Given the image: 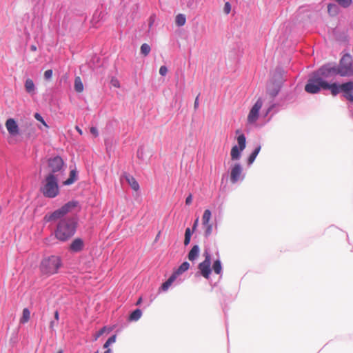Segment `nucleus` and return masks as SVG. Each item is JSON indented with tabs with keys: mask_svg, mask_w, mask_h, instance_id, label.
<instances>
[{
	"mask_svg": "<svg viewBox=\"0 0 353 353\" xmlns=\"http://www.w3.org/2000/svg\"><path fill=\"white\" fill-rule=\"evenodd\" d=\"M77 205V201H69L53 212L45 215L43 219L46 222L59 221L54 230V236L57 240L65 242L75 234L77 223L74 219L64 216Z\"/></svg>",
	"mask_w": 353,
	"mask_h": 353,
	"instance_id": "nucleus-1",
	"label": "nucleus"
},
{
	"mask_svg": "<svg viewBox=\"0 0 353 353\" xmlns=\"http://www.w3.org/2000/svg\"><path fill=\"white\" fill-rule=\"evenodd\" d=\"M320 74L325 77L339 74L341 76H353L352 59L350 55L345 54L341 59L339 68L325 65L320 68Z\"/></svg>",
	"mask_w": 353,
	"mask_h": 353,
	"instance_id": "nucleus-2",
	"label": "nucleus"
},
{
	"mask_svg": "<svg viewBox=\"0 0 353 353\" xmlns=\"http://www.w3.org/2000/svg\"><path fill=\"white\" fill-rule=\"evenodd\" d=\"M61 266V258L59 256L51 255L42 259L39 268L43 274L50 276L57 273Z\"/></svg>",
	"mask_w": 353,
	"mask_h": 353,
	"instance_id": "nucleus-3",
	"label": "nucleus"
},
{
	"mask_svg": "<svg viewBox=\"0 0 353 353\" xmlns=\"http://www.w3.org/2000/svg\"><path fill=\"white\" fill-rule=\"evenodd\" d=\"M41 192L46 197L57 196L59 193L57 177L53 174H48L43 182Z\"/></svg>",
	"mask_w": 353,
	"mask_h": 353,
	"instance_id": "nucleus-4",
	"label": "nucleus"
},
{
	"mask_svg": "<svg viewBox=\"0 0 353 353\" xmlns=\"http://www.w3.org/2000/svg\"><path fill=\"white\" fill-rule=\"evenodd\" d=\"M326 78L324 75L320 74V69L310 77L305 86V90L307 93L316 94L321 89L324 90L325 80Z\"/></svg>",
	"mask_w": 353,
	"mask_h": 353,
	"instance_id": "nucleus-5",
	"label": "nucleus"
},
{
	"mask_svg": "<svg viewBox=\"0 0 353 353\" xmlns=\"http://www.w3.org/2000/svg\"><path fill=\"white\" fill-rule=\"evenodd\" d=\"M205 259L203 262L199 264V270L201 274L205 279H209L211 274V256L208 250H205L203 254Z\"/></svg>",
	"mask_w": 353,
	"mask_h": 353,
	"instance_id": "nucleus-6",
	"label": "nucleus"
},
{
	"mask_svg": "<svg viewBox=\"0 0 353 353\" xmlns=\"http://www.w3.org/2000/svg\"><path fill=\"white\" fill-rule=\"evenodd\" d=\"M64 165L63 160L59 156L51 158L48 160V166L50 170L49 174H53L57 177L56 173L61 172Z\"/></svg>",
	"mask_w": 353,
	"mask_h": 353,
	"instance_id": "nucleus-7",
	"label": "nucleus"
},
{
	"mask_svg": "<svg viewBox=\"0 0 353 353\" xmlns=\"http://www.w3.org/2000/svg\"><path fill=\"white\" fill-rule=\"evenodd\" d=\"M237 142L239 148L234 145L232 148L230 155L232 160H237L241 157V152L245 148L246 139L244 134H241L237 137Z\"/></svg>",
	"mask_w": 353,
	"mask_h": 353,
	"instance_id": "nucleus-8",
	"label": "nucleus"
},
{
	"mask_svg": "<svg viewBox=\"0 0 353 353\" xmlns=\"http://www.w3.org/2000/svg\"><path fill=\"white\" fill-rule=\"evenodd\" d=\"M282 81L283 80L281 74L278 73L274 75L270 81V85L268 88V92L270 95L274 97L278 94L282 83Z\"/></svg>",
	"mask_w": 353,
	"mask_h": 353,
	"instance_id": "nucleus-9",
	"label": "nucleus"
},
{
	"mask_svg": "<svg viewBox=\"0 0 353 353\" xmlns=\"http://www.w3.org/2000/svg\"><path fill=\"white\" fill-rule=\"evenodd\" d=\"M20 134L24 135L28 139H35L37 138L36 128L30 122H26L21 125Z\"/></svg>",
	"mask_w": 353,
	"mask_h": 353,
	"instance_id": "nucleus-10",
	"label": "nucleus"
},
{
	"mask_svg": "<svg viewBox=\"0 0 353 353\" xmlns=\"http://www.w3.org/2000/svg\"><path fill=\"white\" fill-rule=\"evenodd\" d=\"M353 81H349L341 85V92L343 93L344 97L353 102Z\"/></svg>",
	"mask_w": 353,
	"mask_h": 353,
	"instance_id": "nucleus-11",
	"label": "nucleus"
},
{
	"mask_svg": "<svg viewBox=\"0 0 353 353\" xmlns=\"http://www.w3.org/2000/svg\"><path fill=\"white\" fill-rule=\"evenodd\" d=\"M243 168L239 163H235L232 168L230 171V181L232 183H236L241 178L242 174Z\"/></svg>",
	"mask_w": 353,
	"mask_h": 353,
	"instance_id": "nucleus-12",
	"label": "nucleus"
},
{
	"mask_svg": "<svg viewBox=\"0 0 353 353\" xmlns=\"http://www.w3.org/2000/svg\"><path fill=\"white\" fill-rule=\"evenodd\" d=\"M6 127L10 135L17 136L20 134L19 125L14 119H8L6 122Z\"/></svg>",
	"mask_w": 353,
	"mask_h": 353,
	"instance_id": "nucleus-13",
	"label": "nucleus"
},
{
	"mask_svg": "<svg viewBox=\"0 0 353 353\" xmlns=\"http://www.w3.org/2000/svg\"><path fill=\"white\" fill-rule=\"evenodd\" d=\"M84 248L83 241L80 238L74 239L70 245V250L73 252H81Z\"/></svg>",
	"mask_w": 353,
	"mask_h": 353,
	"instance_id": "nucleus-14",
	"label": "nucleus"
},
{
	"mask_svg": "<svg viewBox=\"0 0 353 353\" xmlns=\"http://www.w3.org/2000/svg\"><path fill=\"white\" fill-rule=\"evenodd\" d=\"M324 90H329L332 94L335 96L341 92V85L335 83L330 84L325 81Z\"/></svg>",
	"mask_w": 353,
	"mask_h": 353,
	"instance_id": "nucleus-15",
	"label": "nucleus"
},
{
	"mask_svg": "<svg viewBox=\"0 0 353 353\" xmlns=\"http://www.w3.org/2000/svg\"><path fill=\"white\" fill-rule=\"evenodd\" d=\"M123 177L128 183V184L130 185L132 189H133L134 191H138L139 190V185L137 180L134 179V177L127 174H124Z\"/></svg>",
	"mask_w": 353,
	"mask_h": 353,
	"instance_id": "nucleus-16",
	"label": "nucleus"
},
{
	"mask_svg": "<svg viewBox=\"0 0 353 353\" xmlns=\"http://www.w3.org/2000/svg\"><path fill=\"white\" fill-rule=\"evenodd\" d=\"M199 247L197 245H194L188 253V259L191 261H194L199 256Z\"/></svg>",
	"mask_w": 353,
	"mask_h": 353,
	"instance_id": "nucleus-17",
	"label": "nucleus"
},
{
	"mask_svg": "<svg viewBox=\"0 0 353 353\" xmlns=\"http://www.w3.org/2000/svg\"><path fill=\"white\" fill-rule=\"evenodd\" d=\"M25 89L26 92L30 94H34L35 91V86L33 81L30 79H26L25 82Z\"/></svg>",
	"mask_w": 353,
	"mask_h": 353,
	"instance_id": "nucleus-18",
	"label": "nucleus"
},
{
	"mask_svg": "<svg viewBox=\"0 0 353 353\" xmlns=\"http://www.w3.org/2000/svg\"><path fill=\"white\" fill-rule=\"evenodd\" d=\"M30 319V312L28 308H24L22 312V316L20 319V323L25 324L29 321Z\"/></svg>",
	"mask_w": 353,
	"mask_h": 353,
	"instance_id": "nucleus-19",
	"label": "nucleus"
},
{
	"mask_svg": "<svg viewBox=\"0 0 353 353\" xmlns=\"http://www.w3.org/2000/svg\"><path fill=\"white\" fill-rule=\"evenodd\" d=\"M259 112H250L248 116V122L250 124L254 123L259 118Z\"/></svg>",
	"mask_w": 353,
	"mask_h": 353,
	"instance_id": "nucleus-20",
	"label": "nucleus"
},
{
	"mask_svg": "<svg viewBox=\"0 0 353 353\" xmlns=\"http://www.w3.org/2000/svg\"><path fill=\"white\" fill-rule=\"evenodd\" d=\"M34 118L41 122V125H39L38 128L43 130V128L46 129V131L48 132V130L49 129V126L47 125V123L45 122V121L43 120V117L39 114V113H36L34 114Z\"/></svg>",
	"mask_w": 353,
	"mask_h": 353,
	"instance_id": "nucleus-21",
	"label": "nucleus"
},
{
	"mask_svg": "<svg viewBox=\"0 0 353 353\" xmlns=\"http://www.w3.org/2000/svg\"><path fill=\"white\" fill-rule=\"evenodd\" d=\"M74 90L77 92H81L83 90V85L79 77H77L74 79Z\"/></svg>",
	"mask_w": 353,
	"mask_h": 353,
	"instance_id": "nucleus-22",
	"label": "nucleus"
},
{
	"mask_svg": "<svg viewBox=\"0 0 353 353\" xmlns=\"http://www.w3.org/2000/svg\"><path fill=\"white\" fill-rule=\"evenodd\" d=\"M186 22L185 16L183 14H178L175 18V23L178 26H183Z\"/></svg>",
	"mask_w": 353,
	"mask_h": 353,
	"instance_id": "nucleus-23",
	"label": "nucleus"
},
{
	"mask_svg": "<svg viewBox=\"0 0 353 353\" xmlns=\"http://www.w3.org/2000/svg\"><path fill=\"white\" fill-rule=\"evenodd\" d=\"M142 315L141 310L139 309H137L132 312L130 315L129 320L132 321H136L139 320Z\"/></svg>",
	"mask_w": 353,
	"mask_h": 353,
	"instance_id": "nucleus-24",
	"label": "nucleus"
},
{
	"mask_svg": "<svg viewBox=\"0 0 353 353\" xmlns=\"http://www.w3.org/2000/svg\"><path fill=\"white\" fill-rule=\"evenodd\" d=\"M260 150H261V146H258L257 148H256L254 149V150L252 152V154L250 155L249 158H248V164H252L256 156L258 155L259 152H260Z\"/></svg>",
	"mask_w": 353,
	"mask_h": 353,
	"instance_id": "nucleus-25",
	"label": "nucleus"
},
{
	"mask_svg": "<svg viewBox=\"0 0 353 353\" xmlns=\"http://www.w3.org/2000/svg\"><path fill=\"white\" fill-rule=\"evenodd\" d=\"M211 212L210 210H205L203 212L202 216V224L210 223V220L211 219Z\"/></svg>",
	"mask_w": 353,
	"mask_h": 353,
	"instance_id": "nucleus-26",
	"label": "nucleus"
},
{
	"mask_svg": "<svg viewBox=\"0 0 353 353\" xmlns=\"http://www.w3.org/2000/svg\"><path fill=\"white\" fill-rule=\"evenodd\" d=\"M76 181V172L75 170H71L70 173V177L63 182L64 185L72 184Z\"/></svg>",
	"mask_w": 353,
	"mask_h": 353,
	"instance_id": "nucleus-27",
	"label": "nucleus"
},
{
	"mask_svg": "<svg viewBox=\"0 0 353 353\" xmlns=\"http://www.w3.org/2000/svg\"><path fill=\"white\" fill-rule=\"evenodd\" d=\"M212 270L216 274H219L221 272L222 267L219 260H216L212 265Z\"/></svg>",
	"mask_w": 353,
	"mask_h": 353,
	"instance_id": "nucleus-28",
	"label": "nucleus"
},
{
	"mask_svg": "<svg viewBox=\"0 0 353 353\" xmlns=\"http://www.w3.org/2000/svg\"><path fill=\"white\" fill-rule=\"evenodd\" d=\"M189 268H190L189 263L185 261L179 267V268L176 271V272L179 275V274L183 273L184 272L187 271L189 269Z\"/></svg>",
	"mask_w": 353,
	"mask_h": 353,
	"instance_id": "nucleus-29",
	"label": "nucleus"
},
{
	"mask_svg": "<svg viewBox=\"0 0 353 353\" xmlns=\"http://www.w3.org/2000/svg\"><path fill=\"white\" fill-rule=\"evenodd\" d=\"M204 230L205 236H209L212 232V225L211 223L202 224Z\"/></svg>",
	"mask_w": 353,
	"mask_h": 353,
	"instance_id": "nucleus-30",
	"label": "nucleus"
},
{
	"mask_svg": "<svg viewBox=\"0 0 353 353\" xmlns=\"http://www.w3.org/2000/svg\"><path fill=\"white\" fill-rule=\"evenodd\" d=\"M192 236V232L190 228H188L185 232V239H184V245H188L190 242V239Z\"/></svg>",
	"mask_w": 353,
	"mask_h": 353,
	"instance_id": "nucleus-31",
	"label": "nucleus"
},
{
	"mask_svg": "<svg viewBox=\"0 0 353 353\" xmlns=\"http://www.w3.org/2000/svg\"><path fill=\"white\" fill-rule=\"evenodd\" d=\"M150 47L148 44L147 43H143L141 45V52L144 55V56H147L149 54L150 52Z\"/></svg>",
	"mask_w": 353,
	"mask_h": 353,
	"instance_id": "nucleus-32",
	"label": "nucleus"
},
{
	"mask_svg": "<svg viewBox=\"0 0 353 353\" xmlns=\"http://www.w3.org/2000/svg\"><path fill=\"white\" fill-rule=\"evenodd\" d=\"M327 11L330 14H336L337 13V7L334 4H329L327 6Z\"/></svg>",
	"mask_w": 353,
	"mask_h": 353,
	"instance_id": "nucleus-33",
	"label": "nucleus"
},
{
	"mask_svg": "<svg viewBox=\"0 0 353 353\" xmlns=\"http://www.w3.org/2000/svg\"><path fill=\"white\" fill-rule=\"evenodd\" d=\"M262 105L263 101L261 99H259L250 110H260V109L262 108Z\"/></svg>",
	"mask_w": 353,
	"mask_h": 353,
	"instance_id": "nucleus-34",
	"label": "nucleus"
},
{
	"mask_svg": "<svg viewBox=\"0 0 353 353\" xmlns=\"http://www.w3.org/2000/svg\"><path fill=\"white\" fill-rule=\"evenodd\" d=\"M110 331V329H108L107 327H103L99 332L95 334L94 340L97 341L103 333L106 331Z\"/></svg>",
	"mask_w": 353,
	"mask_h": 353,
	"instance_id": "nucleus-35",
	"label": "nucleus"
},
{
	"mask_svg": "<svg viewBox=\"0 0 353 353\" xmlns=\"http://www.w3.org/2000/svg\"><path fill=\"white\" fill-rule=\"evenodd\" d=\"M115 341H116V335H113L107 340V341L103 345V347L108 348L110 344L114 343Z\"/></svg>",
	"mask_w": 353,
	"mask_h": 353,
	"instance_id": "nucleus-36",
	"label": "nucleus"
},
{
	"mask_svg": "<svg viewBox=\"0 0 353 353\" xmlns=\"http://www.w3.org/2000/svg\"><path fill=\"white\" fill-rule=\"evenodd\" d=\"M223 11L226 14H228L231 11V5L229 2H225L223 7Z\"/></svg>",
	"mask_w": 353,
	"mask_h": 353,
	"instance_id": "nucleus-37",
	"label": "nucleus"
},
{
	"mask_svg": "<svg viewBox=\"0 0 353 353\" xmlns=\"http://www.w3.org/2000/svg\"><path fill=\"white\" fill-rule=\"evenodd\" d=\"M52 74H53V72L52 70H46L45 72H44V78L46 79V80H49L52 78Z\"/></svg>",
	"mask_w": 353,
	"mask_h": 353,
	"instance_id": "nucleus-38",
	"label": "nucleus"
},
{
	"mask_svg": "<svg viewBox=\"0 0 353 353\" xmlns=\"http://www.w3.org/2000/svg\"><path fill=\"white\" fill-rule=\"evenodd\" d=\"M167 73H168V68H167V67L165 66V65L161 66L160 68H159V74L161 76H165Z\"/></svg>",
	"mask_w": 353,
	"mask_h": 353,
	"instance_id": "nucleus-39",
	"label": "nucleus"
},
{
	"mask_svg": "<svg viewBox=\"0 0 353 353\" xmlns=\"http://www.w3.org/2000/svg\"><path fill=\"white\" fill-rule=\"evenodd\" d=\"M111 85L115 88H119L120 87V83H119V81H118L117 79L116 78H112L111 79Z\"/></svg>",
	"mask_w": 353,
	"mask_h": 353,
	"instance_id": "nucleus-40",
	"label": "nucleus"
},
{
	"mask_svg": "<svg viewBox=\"0 0 353 353\" xmlns=\"http://www.w3.org/2000/svg\"><path fill=\"white\" fill-rule=\"evenodd\" d=\"M172 284L170 283V281H168V280H167L165 283H163L161 285V289L163 290V291H165L167 290L169 287Z\"/></svg>",
	"mask_w": 353,
	"mask_h": 353,
	"instance_id": "nucleus-41",
	"label": "nucleus"
},
{
	"mask_svg": "<svg viewBox=\"0 0 353 353\" xmlns=\"http://www.w3.org/2000/svg\"><path fill=\"white\" fill-rule=\"evenodd\" d=\"M179 274L175 272H174L171 276L168 279V281H170V283L172 284L174 280L176 279V276H178Z\"/></svg>",
	"mask_w": 353,
	"mask_h": 353,
	"instance_id": "nucleus-42",
	"label": "nucleus"
},
{
	"mask_svg": "<svg viewBox=\"0 0 353 353\" xmlns=\"http://www.w3.org/2000/svg\"><path fill=\"white\" fill-rule=\"evenodd\" d=\"M90 132L94 135V137L98 136V131L97 129L95 127H91L90 128Z\"/></svg>",
	"mask_w": 353,
	"mask_h": 353,
	"instance_id": "nucleus-43",
	"label": "nucleus"
},
{
	"mask_svg": "<svg viewBox=\"0 0 353 353\" xmlns=\"http://www.w3.org/2000/svg\"><path fill=\"white\" fill-rule=\"evenodd\" d=\"M192 201V194H190L185 199V204L186 205H190Z\"/></svg>",
	"mask_w": 353,
	"mask_h": 353,
	"instance_id": "nucleus-44",
	"label": "nucleus"
},
{
	"mask_svg": "<svg viewBox=\"0 0 353 353\" xmlns=\"http://www.w3.org/2000/svg\"><path fill=\"white\" fill-rule=\"evenodd\" d=\"M198 222H199V218H197L195 220L194 223V225H193V227H192V231L193 232L196 230V227L198 225Z\"/></svg>",
	"mask_w": 353,
	"mask_h": 353,
	"instance_id": "nucleus-45",
	"label": "nucleus"
},
{
	"mask_svg": "<svg viewBox=\"0 0 353 353\" xmlns=\"http://www.w3.org/2000/svg\"><path fill=\"white\" fill-rule=\"evenodd\" d=\"M30 50H31L32 51H34H34H36V50H37V46H36L35 45H32V46H30Z\"/></svg>",
	"mask_w": 353,
	"mask_h": 353,
	"instance_id": "nucleus-46",
	"label": "nucleus"
},
{
	"mask_svg": "<svg viewBox=\"0 0 353 353\" xmlns=\"http://www.w3.org/2000/svg\"><path fill=\"white\" fill-rule=\"evenodd\" d=\"M54 318L56 320H57V321L59 320V312L58 311H56L54 312Z\"/></svg>",
	"mask_w": 353,
	"mask_h": 353,
	"instance_id": "nucleus-47",
	"label": "nucleus"
},
{
	"mask_svg": "<svg viewBox=\"0 0 353 353\" xmlns=\"http://www.w3.org/2000/svg\"><path fill=\"white\" fill-rule=\"evenodd\" d=\"M198 97L196 98L195 99V102H194V108H198Z\"/></svg>",
	"mask_w": 353,
	"mask_h": 353,
	"instance_id": "nucleus-48",
	"label": "nucleus"
},
{
	"mask_svg": "<svg viewBox=\"0 0 353 353\" xmlns=\"http://www.w3.org/2000/svg\"><path fill=\"white\" fill-rule=\"evenodd\" d=\"M104 353H111L110 349H108Z\"/></svg>",
	"mask_w": 353,
	"mask_h": 353,
	"instance_id": "nucleus-49",
	"label": "nucleus"
},
{
	"mask_svg": "<svg viewBox=\"0 0 353 353\" xmlns=\"http://www.w3.org/2000/svg\"><path fill=\"white\" fill-rule=\"evenodd\" d=\"M77 130L80 134L82 133L81 130L78 127H77Z\"/></svg>",
	"mask_w": 353,
	"mask_h": 353,
	"instance_id": "nucleus-50",
	"label": "nucleus"
},
{
	"mask_svg": "<svg viewBox=\"0 0 353 353\" xmlns=\"http://www.w3.org/2000/svg\"><path fill=\"white\" fill-rule=\"evenodd\" d=\"M141 298H140V299L138 300V301H137V304H139V303H141Z\"/></svg>",
	"mask_w": 353,
	"mask_h": 353,
	"instance_id": "nucleus-51",
	"label": "nucleus"
},
{
	"mask_svg": "<svg viewBox=\"0 0 353 353\" xmlns=\"http://www.w3.org/2000/svg\"><path fill=\"white\" fill-rule=\"evenodd\" d=\"M53 326H54V323H53V322H51V323H50V327H51V328H52V327H53Z\"/></svg>",
	"mask_w": 353,
	"mask_h": 353,
	"instance_id": "nucleus-52",
	"label": "nucleus"
},
{
	"mask_svg": "<svg viewBox=\"0 0 353 353\" xmlns=\"http://www.w3.org/2000/svg\"><path fill=\"white\" fill-rule=\"evenodd\" d=\"M57 353H63L62 350H59Z\"/></svg>",
	"mask_w": 353,
	"mask_h": 353,
	"instance_id": "nucleus-53",
	"label": "nucleus"
}]
</instances>
